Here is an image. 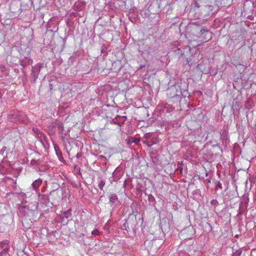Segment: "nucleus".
Returning <instances> with one entry per match:
<instances>
[{
    "instance_id": "obj_1",
    "label": "nucleus",
    "mask_w": 256,
    "mask_h": 256,
    "mask_svg": "<svg viewBox=\"0 0 256 256\" xmlns=\"http://www.w3.org/2000/svg\"><path fill=\"white\" fill-rule=\"evenodd\" d=\"M38 202H34V204H30L28 206H20L19 208L20 213L22 217V224L24 226V223L30 220H33V217L34 212L37 210Z\"/></svg>"
},
{
    "instance_id": "obj_2",
    "label": "nucleus",
    "mask_w": 256,
    "mask_h": 256,
    "mask_svg": "<svg viewBox=\"0 0 256 256\" xmlns=\"http://www.w3.org/2000/svg\"><path fill=\"white\" fill-rule=\"evenodd\" d=\"M137 224L136 215L132 212L128 214V218L122 224V228L128 232L130 229L134 230Z\"/></svg>"
},
{
    "instance_id": "obj_3",
    "label": "nucleus",
    "mask_w": 256,
    "mask_h": 256,
    "mask_svg": "<svg viewBox=\"0 0 256 256\" xmlns=\"http://www.w3.org/2000/svg\"><path fill=\"white\" fill-rule=\"evenodd\" d=\"M64 190L62 189L56 188L51 191L49 194L51 206L59 204L60 202L62 200Z\"/></svg>"
},
{
    "instance_id": "obj_4",
    "label": "nucleus",
    "mask_w": 256,
    "mask_h": 256,
    "mask_svg": "<svg viewBox=\"0 0 256 256\" xmlns=\"http://www.w3.org/2000/svg\"><path fill=\"white\" fill-rule=\"evenodd\" d=\"M44 68V63H38L34 66H32V68L30 78L31 82L32 83H34L36 80L38 78V74H40L42 68Z\"/></svg>"
},
{
    "instance_id": "obj_5",
    "label": "nucleus",
    "mask_w": 256,
    "mask_h": 256,
    "mask_svg": "<svg viewBox=\"0 0 256 256\" xmlns=\"http://www.w3.org/2000/svg\"><path fill=\"white\" fill-rule=\"evenodd\" d=\"M167 95L168 98H174L176 101H180L182 98L178 94V86L175 85L171 86L167 90Z\"/></svg>"
},
{
    "instance_id": "obj_6",
    "label": "nucleus",
    "mask_w": 256,
    "mask_h": 256,
    "mask_svg": "<svg viewBox=\"0 0 256 256\" xmlns=\"http://www.w3.org/2000/svg\"><path fill=\"white\" fill-rule=\"evenodd\" d=\"M178 86V94H180L181 98L182 96L186 97L188 94V84L186 82L180 81V83L175 84Z\"/></svg>"
},
{
    "instance_id": "obj_7",
    "label": "nucleus",
    "mask_w": 256,
    "mask_h": 256,
    "mask_svg": "<svg viewBox=\"0 0 256 256\" xmlns=\"http://www.w3.org/2000/svg\"><path fill=\"white\" fill-rule=\"evenodd\" d=\"M13 118L16 121L20 122L22 123L26 124L27 122V118L26 114L20 111L14 112L12 114Z\"/></svg>"
},
{
    "instance_id": "obj_8",
    "label": "nucleus",
    "mask_w": 256,
    "mask_h": 256,
    "mask_svg": "<svg viewBox=\"0 0 256 256\" xmlns=\"http://www.w3.org/2000/svg\"><path fill=\"white\" fill-rule=\"evenodd\" d=\"M72 214L71 208H70L68 210L64 211L60 214L61 222L66 224H68L70 220V218L72 216Z\"/></svg>"
},
{
    "instance_id": "obj_9",
    "label": "nucleus",
    "mask_w": 256,
    "mask_h": 256,
    "mask_svg": "<svg viewBox=\"0 0 256 256\" xmlns=\"http://www.w3.org/2000/svg\"><path fill=\"white\" fill-rule=\"evenodd\" d=\"M38 140L40 142L45 148H48L49 144L46 136L41 132H38L37 134Z\"/></svg>"
},
{
    "instance_id": "obj_10",
    "label": "nucleus",
    "mask_w": 256,
    "mask_h": 256,
    "mask_svg": "<svg viewBox=\"0 0 256 256\" xmlns=\"http://www.w3.org/2000/svg\"><path fill=\"white\" fill-rule=\"evenodd\" d=\"M20 62V64L24 68L30 65L32 63V60L30 58V56L29 54H27V56H21Z\"/></svg>"
},
{
    "instance_id": "obj_11",
    "label": "nucleus",
    "mask_w": 256,
    "mask_h": 256,
    "mask_svg": "<svg viewBox=\"0 0 256 256\" xmlns=\"http://www.w3.org/2000/svg\"><path fill=\"white\" fill-rule=\"evenodd\" d=\"M38 200L46 206H51L49 194H39Z\"/></svg>"
},
{
    "instance_id": "obj_12",
    "label": "nucleus",
    "mask_w": 256,
    "mask_h": 256,
    "mask_svg": "<svg viewBox=\"0 0 256 256\" xmlns=\"http://www.w3.org/2000/svg\"><path fill=\"white\" fill-rule=\"evenodd\" d=\"M109 202L112 204H114L118 200V196L116 194H110L108 195Z\"/></svg>"
},
{
    "instance_id": "obj_13",
    "label": "nucleus",
    "mask_w": 256,
    "mask_h": 256,
    "mask_svg": "<svg viewBox=\"0 0 256 256\" xmlns=\"http://www.w3.org/2000/svg\"><path fill=\"white\" fill-rule=\"evenodd\" d=\"M42 180L41 178H38L35 180L32 184V188L36 190L38 188L39 186L42 184Z\"/></svg>"
},
{
    "instance_id": "obj_14",
    "label": "nucleus",
    "mask_w": 256,
    "mask_h": 256,
    "mask_svg": "<svg viewBox=\"0 0 256 256\" xmlns=\"http://www.w3.org/2000/svg\"><path fill=\"white\" fill-rule=\"evenodd\" d=\"M54 148L56 152V154L59 160L62 162L64 160V158L62 156V152L60 150L59 147L58 146L54 145Z\"/></svg>"
},
{
    "instance_id": "obj_15",
    "label": "nucleus",
    "mask_w": 256,
    "mask_h": 256,
    "mask_svg": "<svg viewBox=\"0 0 256 256\" xmlns=\"http://www.w3.org/2000/svg\"><path fill=\"white\" fill-rule=\"evenodd\" d=\"M140 142V139L139 138H135L131 137L130 138L128 141V144H132L134 143L135 144H138Z\"/></svg>"
},
{
    "instance_id": "obj_16",
    "label": "nucleus",
    "mask_w": 256,
    "mask_h": 256,
    "mask_svg": "<svg viewBox=\"0 0 256 256\" xmlns=\"http://www.w3.org/2000/svg\"><path fill=\"white\" fill-rule=\"evenodd\" d=\"M200 36L205 37V36H206V35L210 34L208 29L202 28L200 31Z\"/></svg>"
},
{
    "instance_id": "obj_17",
    "label": "nucleus",
    "mask_w": 256,
    "mask_h": 256,
    "mask_svg": "<svg viewBox=\"0 0 256 256\" xmlns=\"http://www.w3.org/2000/svg\"><path fill=\"white\" fill-rule=\"evenodd\" d=\"M155 5L156 6H157L158 4H152L150 5V6L148 8L149 12L152 14H156L158 12V10H155V11L152 10V8H154Z\"/></svg>"
},
{
    "instance_id": "obj_18",
    "label": "nucleus",
    "mask_w": 256,
    "mask_h": 256,
    "mask_svg": "<svg viewBox=\"0 0 256 256\" xmlns=\"http://www.w3.org/2000/svg\"><path fill=\"white\" fill-rule=\"evenodd\" d=\"M204 0H194V2L192 5H194V8H199L200 7V4Z\"/></svg>"
},
{
    "instance_id": "obj_19",
    "label": "nucleus",
    "mask_w": 256,
    "mask_h": 256,
    "mask_svg": "<svg viewBox=\"0 0 256 256\" xmlns=\"http://www.w3.org/2000/svg\"><path fill=\"white\" fill-rule=\"evenodd\" d=\"M212 146L218 150V152L216 154V155H220V153H222V148L218 144L213 145Z\"/></svg>"
},
{
    "instance_id": "obj_20",
    "label": "nucleus",
    "mask_w": 256,
    "mask_h": 256,
    "mask_svg": "<svg viewBox=\"0 0 256 256\" xmlns=\"http://www.w3.org/2000/svg\"><path fill=\"white\" fill-rule=\"evenodd\" d=\"M249 201V198L248 196H244L243 198V200L242 202V204H244V208H246L247 207V205L248 204Z\"/></svg>"
},
{
    "instance_id": "obj_21",
    "label": "nucleus",
    "mask_w": 256,
    "mask_h": 256,
    "mask_svg": "<svg viewBox=\"0 0 256 256\" xmlns=\"http://www.w3.org/2000/svg\"><path fill=\"white\" fill-rule=\"evenodd\" d=\"M3 248L2 250L0 253V254L1 256L4 255V254H7L8 252L9 251L10 247H9L8 245L6 246H5V248Z\"/></svg>"
},
{
    "instance_id": "obj_22",
    "label": "nucleus",
    "mask_w": 256,
    "mask_h": 256,
    "mask_svg": "<svg viewBox=\"0 0 256 256\" xmlns=\"http://www.w3.org/2000/svg\"><path fill=\"white\" fill-rule=\"evenodd\" d=\"M106 184V181L104 180H100L98 184V186L101 190H103V188Z\"/></svg>"
},
{
    "instance_id": "obj_23",
    "label": "nucleus",
    "mask_w": 256,
    "mask_h": 256,
    "mask_svg": "<svg viewBox=\"0 0 256 256\" xmlns=\"http://www.w3.org/2000/svg\"><path fill=\"white\" fill-rule=\"evenodd\" d=\"M8 240H4L2 242H0V248H5L4 246H6L8 245Z\"/></svg>"
},
{
    "instance_id": "obj_24",
    "label": "nucleus",
    "mask_w": 256,
    "mask_h": 256,
    "mask_svg": "<svg viewBox=\"0 0 256 256\" xmlns=\"http://www.w3.org/2000/svg\"><path fill=\"white\" fill-rule=\"evenodd\" d=\"M216 190H218L219 189L222 190V184L220 182L218 181L216 183Z\"/></svg>"
},
{
    "instance_id": "obj_25",
    "label": "nucleus",
    "mask_w": 256,
    "mask_h": 256,
    "mask_svg": "<svg viewBox=\"0 0 256 256\" xmlns=\"http://www.w3.org/2000/svg\"><path fill=\"white\" fill-rule=\"evenodd\" d=\"M56 126L58 127V128L62 132L64 130V126L62 123H58L56 124Z\"/></svg>"
},
{
    "instance_id": "obj_26",
    "label": "nucleus",
    "mask_w": 256,
    "mask_h": 256,
    "mask_svg": "<svg viewBox=\"0 0 256 256\" xmlns=\"http://www.w3.org/2000/svg\"><path fill=\"white\" fill-rule=\"evenodd\" d=\"M210 204L212 206H218L219 204V203H218V200H212L210 201Z\"/></svg>"
},
{
    "instance_id": "obj_27",
    "label": "nucleus",
    "mask_w": 256,
    "mask_h": 256,
    "mask_svg": "<svg viewBox=\"0 0 256 256\" xmlns=\"http://www.w3.org/2000/svg\"><path fill=\"white\" fill-rule=\"evenodd\" d=\"M175 52L176 54L180 55V56H182L184 54L180 48H178L175 50Z\"/></svg>"
},
{
    "instance_id": "obj_28",
    "label": "nucleus",
    "mask_w": 256,
    "mask_h": 256,
    "mask_svg": "<svg viewBox=\"0 0 256 256\" xmlns=\"http://www.w3.org/2000/svg\"><path fill=\"white\" fill-rule=\"evenodd\" d=\"M148 200L150 202H154V203H156V200L154 197L152 196V194H150L148 196Z\"/></svg>"
},
{
    "instance_id": "obj_29",
    "label": "nucleus",
    "mask_w": 256,
    "mask_h": 256,
    "mask_svg": "<svg viewBox=\"0 0 256 256\" xmlns=\"http://www.w3.org/2000/svg\"><path fill=\"white\" fill-rule=\"evenodd\" d=\"M7 148L6 146H4L0 150V154L2 156H3L4 154V153L5 151L6 150Z\"/></svg>"
},
{
    "instance_id": "obj_30",
    "label": "nucleus",
    "mask_w": 256,
    "mask_h": 256,
    "mask_svg": "<svg viewBox=\"0 0 256 256\" xmlns=\"http://www.w3.org/2000/svg\"><path fill=\"white\" fill-rule=\"evenodd\" d=\"M92 235L98 236L100 234V232L97 229H94L92 232Z\"/></svg>"
},
{
    "instance_id": "obj_31",
    "label": "nucleus",
    "mask_w": 256,
    "mask_h": 256,
    "mask_svg": "<svg viewBox=\"0 0 256 256\" xmlns=\"http://www.w3.org/2000/svg\"><path fill=\"white\" fill-rule=\"evenodd\" d=\"M38 161L36 160H32L30 162V164L33 166H36L38 165Z\"/></svg>"
},
{
    "instance_id": "obj_32",
    "label": "nucleus",
    "mask_w": 256,
    "mask_h": 256,
    "mask_svg": "<svg viewBox=\"0 0 256 256\" xmlns=\"http://www.w3.org/2000/svg\"><path fill=\"white\" fill-rule=\"evenodd\" d=\"M192 56L190 58H186V64H188L189 66L191 64H190V62L192 60V58H191Z\"/></svg>"
},
{
    "instance_id": "obj_33",
    "label": "nucleus",
    "mask_w": 256,
    "mask_h": 256,
    "mask_svg": "<svg viewBox=\"0 0 256 256\" xmlns=\"http://www.w3.org/2000/svg\"><path fill=\"white\" fill-rule=\"evenodd\" d=\"M211 180L210 178H206L204 180V182L206 184H208L210 183Z\"/></svg>"
},
{
    "instance_id": "obj_34",
    "label": "nucleus",
    "mask_w": 256,
    "mask_h": 256,
    "mask_svg": "<svg viewBox=\"0 0 256 256\" xmlns=\"http://www.w3.org/2000/svg\"><path fill=\"white\" fill-rule=\"evenodd\" d=\"M58 30V27L57 26H55L53 30H50L52 32H56Z\"/></svg>"
},
{
    "instance_id": "obj_35",
    "label": "nucleus",
    "mask_w": 256,
    "mask_h": 256,
    "mask_svg": "<svg viewBox=\"0 0 256 256\" xmlns=\"http://www.w3.org/2000/svg\"><path fill=\"white\" fill-rule=\"evenodd\" d=\"M108 228H109V224H108V222H107L104 226V229L107 230Z\"/></svg>"
},
{
    "instance_id": "obj_36",
    "label": "nucleus",
    "mask_w": 256,
    "mask_h": 256,
    "mask_svg": "<svg viewBox=\"0 0 256 256\" xmlns=\"http://www.w3.org/2000/svg\"><path fill=\"white\" fill-rule=\"evenodd\" d=\"M5 69V67L2 66H0V70L2 72H3L4 70Z\"/></svg>"
},
{
    "instance_id": "obj_37",
    "label": "nucleus",
    "mask_w": 256,
    "mask_h": 256,
    "mask_svg": "<svg viewBox=\"0 0 256 256\" xmlns=\"http://www.w3.org/2000/svg\"><path fill=\"white\" fill-rule=\"evenodd\" d=\"M22 72L25 74H26V70H25V69H24V68L23 67V68L22 70Z\"/></svg>"
},
{
    "instance_id": "obj_38",
    "label": "nucleus",
    "mask_w": 256,
    "mask_h": 256,
    "mask_svg": "<svg viewBox=\"0 0 256 256\" xmlns=\"http://www.w3.org/2000/svg\"><path fill=\"white\" fill-rule=\"evenodd\" d=\"M210 73L212 75H215L216 74V72H214V71L210 72Z\"/></svg>"
},
{
    "instance_id": "obj_39",
    "label": "nucleus",
    "mask_w": 256,
    "mask_h": 256,
    "mask_svg": "<svg viewBox=\"0 0 256 256\" xmlns=\"http://www.w3.org/2000/svg\"><path fill=\"white\" fill-rule=\"evenodd\" d=\"M208 174H209V172H207L206 170L205 176H208Z\"/></svg>"
},
{
    "instance_id": "obj_40",
    "label": "nucleus",
    "mask_w": 256,
    "mask_h": 256,
    "mask_svg": "<svg viewBox=\"0 0 256 256\" xmlns=\"http://www.w3.org/2000/svg\"><path fill=\"white\" fill-rule=\"evenodd\" d=\"M212 38V36H210V38H208V40H206V38H204V40H205V41H207V40H210V39H211Z\"/></svg>"
},
{
    "instance_id": "obj_41",
    "label": "nucleus",
    "mask_w": 256,
    "mask_h": 256,
    "mask_svg": "<svg viewBox=\"0 0 256 256\" xmlns=\"http://www.w3.org/2000/svg\"><path fill=\"white\" fill-rule=\"evenodd\" d=\"M143 66H144V65H142V64H140V67H139L138 69H140V68H142Z\"/></svg>"
},
{
    "instance_id": "obj_42",
    "label": "nucleus",
    "mask_w": 256,
    "mask_h": 256,
    "mask_svg": "<svg viewBox=\"0 0 256 256\" xmlns=\"http://www.w3.org/2000/svg\"><path fill=\"white\" fill-rule=\"evenodd\" d=\"M39 171H40V172H41V171H42V172H44V170H41L40 168H39Z\"/></svg>"
},
{
    "instance_id": "obj_43",
    "label": "nucleus",
    "mask_w": 256,
    "mask_h": 256,
    "mask_svg": "<svg viewBox=\"0 0 256 256\" xmlns=\"http://www.w3.org/2000/svg\"><path fill=\"white\" fill-rule=\"evenodd\" d=\"M180 172H182V168H180Z\"/></svg>"
},
{
    "instance_id": "obj_44",
    "label": "nucleus",
    "mask_w": 256,
    "mask_h": 256,
    "mask_svg": "<svg viewBox=\"0 0 256 256\" xmlns=\"http://www.w3.org/2000/svg\"><path fill=\"white\" fill-rule=\"evenodd\" d=\"M64 42H66V38H64Z\"/></svg>"
}]
</instances>
